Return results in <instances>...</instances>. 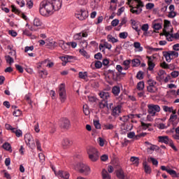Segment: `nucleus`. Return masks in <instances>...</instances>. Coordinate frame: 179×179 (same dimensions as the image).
<instances>
[{
    "label": "nucleus",
    "mask_w": 179,
    "mask_h": 179,
    "mask_svg": "<svg viewBox=\"0 0 179 179\" xmlns=\"http://www.w3.org/2000/svg\"><path fill=\"white\" fill-rule=\"evenodd\" d=\"M119 37L120 38L125 39L128 37V33L127 32H122L119 34Z\"/></svg>",
    "instance_id": "obj_54"
},
{
    "label": "nucleus",
    "mask_w": 179,
    "mask_h": 179,
    "mask_svg": "<svg viewBox=\"0 0 179 179\" xmlns=\"http://www.w3.org/2000/svg\"><path fill=\"white\" fill-rule=\"evenodd\" d=\"M35 143H36V148H37V150L40 152H42L43 150L41 148V143L39 141V139H35Z\"/></svg>",
    "instance_id": "obj_40"
},
{
    "label": "nucleus",
    "mask_w": 179,
    "mask_h": 179,
    "mask_svg": "<svg viewBox=\"0 0 179 179\" xmlns=\"http://www.w3.org/2000/svg\"><path fill=\"white\" fill-rule=\"evenodd\" d=\"M132 29L136 30V31L138 32V34L141 32V29H139L136 21L132 22Z\"/></svg>",
    "instance_id": "obj_44"
},
{
    "label": "nucleus",
    "mask_w": 179,
    "mask_h": 179,
    "mask_svg": "<svg viewBox=\"0 0 179 179\" xmlns=\"http://www.w3.org/2000/svg\"><path fill=\"white\" fill-rule=\"evenodd\" d=\"M115 128L114 125L113 124H104V129H113Z\"/></svg>",
    "instance_id": "obj_55"
},
{
    "label": "nucleus",
    "mask_w": 179,
    "mask_h": 179,
    "mask_svg": "<svg viewBox=\"0 0 179 179\" xmlns=\"http://www.w3.org/2000/svg\"><path fill=\"white\" fill-rule=\"evenodd\" d=\"M88 34L83 31L82 32L77 33L73 36L74 41H80L83 38H87Z\"/></svg>",
    "instance_id": "obj_17"
},
{
    "label": "nucleus",
    "mask_w": 179,
    "mask_h": 179,
    "mask_svg": "<svg viewBox=\"0 0 179 179\" xmlns=\"http://www.w3.org/2000/svg\"><path fill=\"white\" fill-rule=\"evenodd\" d=\"M107 39L110 43H118L119 41L118 38H114V36H113L112 35H108Z\"/></svg>",
    "instance_id": "obj_33"
},
{
    "label": "nucleus",
    "mask_w": 179,
    "mask_h": 179,
    "mask_svg": "<svg viewBox=\"0 0 179 179\" xmlns=\"http://www.w3.org/2000/svg\"><path fill=\"white\" fill-rule=\"evenodd\" d=\"M62 50L64 51H68V50H69V42H68V43L64 42V43Z\"/></svg>",
    "instance_id": "obj_56"
},
{
    "label": "nucleus",
    "mask_w": 179,
    "mask_h": 179,
    "mask_svg": "<svg viewBox=\"0 0 179 179\" xmlns=\"http://www.w3.org/2000/svg\"><path fill=\"white\" fill-rule=\"evenodd\" d=\"M171 76L173 78L179 77V71H173V72L171 73Z\"/></svg>",
    "instance_id": "obj_51"
},
{
    "label": "nucleus",
    "mask_w": 179,
    "mask_h": 179,
    "mask_svg": "<svg viewBox=\"0 0 179 179\" xmlns=\"http://www.w3.org/2000/svg\"><path fill=\"white\" fill-rule=\"evenodd\" d=\"M26 6H27V8H29V9L33 8L34 3H33L32 0H27Z\"/></svg>",
    "instance_id": "obj_59"
},
{
    "label": "nucleus",
    "mask_w": 179,
    "mask_h": 179,
    "mask_svg": "<svg viewBox=\"0 0 179 179\" xmlns=\"http://www.w3.org/2000/svg\"><path fill=\"white\" fill-rule=\"evenodd\" d=\"M122 106L121 105H117L116 106H113L111 115L114 117H119L120 114H121Z\"/></svg>",
    "instance_id": "obj_16"
},
{
    "label": "nucleus",
    "mask_w": 179,
    "mask_h": 179,
    "mask_svg": "<svg viewBox=\"0 0 179 179\" xmlns=\"http://www.w3.org/2000/svg\"><path fill=\"white\" fill-rule=\"evenodd\" d=\"M143 166L144 167L145 173L151 174V167L147 164V162H144V163H143Z\"/></svg>",
    "instance_id": "obj_28"
},
{
    "label": "nucleus",
    "mask_w": 179,
    "mask_h": 179,
    "mask_svg": "<svg viewBox=\"0 0 179 179\" xmlns=\"http://www.w3.org/2000/svg\"><path fill=\"white\" fill-rule=\"evenodd\" d=\"M171 55L172 60L173 59L179 57V52H176V50H171Z\"/></svg>",
    "instance_id": "obj_42"
},
{
    "label": "nucleus",
    "mask_w": 179,
    "mask_h": 179,
    "mask_svg": "<svg viewBox=\"0 0 179 179\" xmlns=\"http://www.w3.org/2000/svg\"><path fill=\"white\" fill-rule=\"evenodd\" d=\"M134 47L135 48V52H141L143 50V48L141 46L140 42H134Z\"/></svg>",
    "instance_id": "obj_26"
},
{
    "label": "nucleus",
    "mask_w": 179,
    "mask_h": 179,
    "mask_svg": "<svg viewBox=\"0 0 179 179\" xmlns=\"http://www.w3.org/2000/svg\"><path fill=\"white\" fill-rule=\"evenodd\" d=\"M52 170L55 172V175L58 178L69 179L70 177V174L69 172H67V171L59 170L57 171L54 169V168H52Z\"/></svg>",
    "instance_id": "obj_11"
},
{
    "label": "nucleus",
    "mask_w": 179,
    "mask_h": 179,
    "mask_svg": "<svg viewBox=\"0 0 179 179\" xmlns=\"http://www.w3.org/2000/svg\"><path fill=\"white\" fill-rule=\"evenodd\" d=\"M94 65L96 69H101L103 64L100 61H96Z\"/></svg>",
    "instance_id": "obj_57"
},
{
    "label": "nucleus",
    "mask_w": 179,
    "mask_h": 179,
    "mask_svg": "<svg viewBox=\"0 0 179 179\" xmlns=\"http://www.w3.org/2000/svg\"><path fill=\"white\" fill-rule=\"evenodd\" d=\"M172 31L173 30H169L164 33V36L166 38V40L169 41H173L174 40Z\"/></svg>",
    "instance_id": "obj_21"
},
{
    "label": "nucleus",
    "mask_w": 179,
    "mask_h": 179,
    "mask_svg": "<svg viewBox=\"0 0 179 179\" xmlns=\"http://www.w3.org/2000/svg\"><path fill=\"white\" fill-rule=\"evenodd\" d=\"M175 131L176 134L173 135V138H175V140H179V127H176Z\"/></svg>",
    "instance_id": "obj_45"
},
{
    "label": "nucleus",
    "mask_w": 179,
    "mask_h": 179,
    "mask_svg": "<svg viewBox=\"0 0 179 179\" xmlns=\"http://www.w3.org/2000/svg\"><path fill=\"white\" fill-rule=\"evenodd\" d=\"M112 92L115 96H119L121 92L120 87H119V85H114V87H112Z\"/></svg>",
    "instance_id": "obj_24"
},
{
    "label": "nucleus",
    "mask_w": 179,
    "mask_h": 179,
    "mask_svg": "<svg viewBox=\"0 0 179 179\" xmlns=\"http://www.w3.org/2000/svg\"><path fill=\"white\" fill-rule=\"evenodd\" d=\"M33 24L34 27H36L37 29H41L43 22L41 19L38 18L37 17H35V18L34 19Z\"/></svg>",
    "instance_id": "obj_23"
},
{
    "label": "nucleus",
    "mask_w": 179,
    "mask_h": 179,
    "mask_svg": "<svg viewBox=\"0 0 179 179\" xmlns=\"http://www.w3.org/2000/svg\"><path fill=\"white\" fill-rule=\"evenodd\" d=\"M145 144L147 145V152L148 154H153L154 151L159 149L157 145L151 144L149 141H145Z\"/></svg>",
    "instance_id": "obj_14"
},
{
    "label": "nucleus",
    "mask_w": 179,
    "mask_h": 179,
    "mask_svg": "<svg viewBox=\"0 0 179 179\" xmlns=\"http://www.w3.org/2000/svg\"><path fill=\"white\" fill-rule=\"evenodd\" d=\"M73 143L69 138H64L62 142V145L63 148H69L72 145Z\"/></svg>",
    "instance_id": "obj_18"
},
{
    "label": "nucleus",
    "mask_w": 179,
    "mask_h": 179,
    "mask_svg": "<svg viewBox=\"0 0 179 179\" xmlns=\"http://www.w3.org/2000/svg\"><path fill=\"white\" fill-rule=\"evenodd\" d=\"M102 178L103 179H111V176L108 172V171L106 169L102 170Z\"/></svg>",
    "instance_id": "obj_31"
},
{
    "label": "nucleus",
    "mask_w": 179,
    "mask_h": 179,
    "mask_svg": "<svg viewBox=\"0 0 179 179\" xmlns=\"http://www.w3.org/2000/svg\"><path fill=\"white\" fill-rule=\"evenodd\" d=\"M148 69L150 71H152L155 67V62H153L152 59L151 57L148 58Z\"/></svg>",
    "instance_id": "obj_27"
},
{
    "label": "nucleus",
    "mask_w": 179,
    "mask_h": 179,
    "mask_svg": "<svg viewBox=\"0 0 179 179\" xmlns=\"http://www.w3.org/2000/svg\"><path fill=\"white\" fill-rule=\"evenodd\" d=\"M131 63H132V66L133 67H138L139 66H141V59H133L131 60Z\"/></svg>",
    "instance_id": "obj_32"
},
{
    "label": "nucleus",
    "mask_w": 179,
    "mask_h": 179,
    "mask_svg": "<svg viewBox=\"0 0 179 179\" xmlns=\"http://www.w3.org/2000/svg\"><path fill=\"white\" fill-rule=\"evenodd\" d=\"M76 17L79 20H85L89 16V13L85 8H81L75 13Z\"/></svg>",
    "instance_id": "obj_7"
},
{
    "label": "nucleus",
    "mask_w": 179,
    "mask_h": 179,
    "mask_svg": "<svg viewBox=\"0 0 179 179\" xmlns=\"http://www.w3.org/2000/svg\"><path fill=\"white\" fill-rule=\"evenodd\" d=\"M98 143L99 144V145L101 147H103L104 144H105L104 139L103 138H101V137L98 138Z\"/></svg>",
    "instance_id": "obj_53"
},
{
    "label": "nucleus",
    "mask_w": 179,
    "mask_h": 179,
    "mask_svg": "<svg viewBox=\"0 0 179 179\" xmlns=\"http://www.w3.org/2000/svg\"><path fill=\"white\" fill-rule=\"evenodd\" d=\"M177 110L173 109V111L171 112V115H170V118L169 119V121L170 123L172 124L173 127L177 126V120H178V115Z\"/></svg>",
    "instance_id": "obj_15"
},
{
    "label": "nucleus",
    "mask_w": 179,
    "mask_h": 179,
    "mask_svg": "<svg viewBox=\"0 0 179 179\" xmlns=\"http://www.w3.org/2000/svg\"><path fill=\"white\" fill-rule=\"evenodd\" d=\"M3 148L10 152H13L12 146L8 142H5V143L3 144Z\"/></svg>",
    "instance_id": "obj_30"
},
{
    "label": "nucleus",
    "mask_w": 179,
    "mask_h": 179,
    "mask_svg": "<svg viewBox=\"0 0 179 179\" xmlns=\"http://www.w3.org/2000/svg\"><path fill=\"white\" fill-rule=\"evenodd\" d=\"M144 6V2L141 0H133L130 5V12L134 15H141Z\"/></svg>",
    "instance_id": "obj_2"
},
{
    "label": "nucleus",
    "mask_w": 179,
    "mask_h": 179,
    "mask_svg": "<svg viewBox=\"0 0 179 179\" xmlns=\"http://www.w3.org/2000/svg\"><path fill=\"white\" fill-rule=\"evenodd\" d=\"M141 29L143 31H148L149 30V24H143Z\"/></svg>",
    "instance_id": "obj_60"
},
{
    "label": "nucleus",
    "mask_w": 179,
    "mask_h": 179,
    "mask_svg": "<svg viewBox=\"0 0 179 179\" xmlns=\"http://www.w3.org/2000/svg\"><path fill=\"white\" fill-rule=\"evenodd\" d=\"M38 157L40 159V163H41L42 165H44L45 161V156L44 155V153H42V152L38 153Z\"/></svg>",
    "instance_id": "obj_39"
},
{
    "label": "nucleus",
    "mask_w": 179,
    "mask_h": 179,
    "mask_svg": "<svg viewBox=\"0 0 179 179\" xmlns=\"http://www.w3.org/2000/svg\"><path fill=\"white\" fill-rule=\"evenodd\" d=\"M71 126V122L69 120V119H63L61 124V127L62 129H69V127Z\"/></svg>",
    "instance_id": "obj_22"
},
{
    "label": "nucleus",
    "mask_w": 179,
    "mask_h": 179,
    "mask_svg": "<svg viewBox=\"0 0 179 179\" xmlns=\"http://www.w3.org/2000/svg\"><path fill=\"white\" fill-rule=\"evenodd\" d=\"M83 43L84 44V46L83 47L82 49H80L79 50V52L80 54V55H82L83 57H84L86 59H90V55H89V53L87 52V50H85V48H87L88 46V42L87 41H84L83 42Z\"/></svg>",
    "instance_id": "obj_12"
},
{
    "label": "nucleus",
    "mask_w": 179,
    "mask_h": 179,
    "mask_svg": "<svg viewBox=\"0 0 179 179\" xmlns=\"http://www.w3.org/2000/svg\"><path fill=\"white\" fill-rule=\"evenodd\" d=\"M159 138V143H162L164 144H169V145L173 150V151L177 152L178 149L176 146H175V144L172 139H170L168 136H159L158 137Z\"/></svg>",
    "instance_id": "obj_5"
},
{
    "label": "nucleus",
    "mask_w": 179,
    "mask_h": 179,
    "mask_svg": "<svg viewBox=\"0 0 179 179\" xmlns=\"http://www.w3.org/2000/svg\"><path fill=\"white\" fill-rule=\"evenodd\" d=\"M169 30H173V27L171 25V22L169 21V20H164V34Z\"/></svg>",
    "instance_id": "obj_20"
},
{
    "label": "nucleus",
    "mask_w": 179,
    "mask_h": 179,
    "mask_svg": "<svg viewBox=\"0 0 179 179\" xmlns=\"http://www.w3.org/2000/svg\"><path fill=\"white\" fill-rule=\"evenodd\" d=\"M148 85L147 87L148 92L150 93H155L157 92V81L154 80L153 79H149L148 80Z\"/></svg>",
    "instance_id": "obj_10"
},
{
    "label": "nucleus",
    "mask_w": 179,
    "mask_h": 179,
    "mask_svg": "<svg viewBox=\"0 0 179 179\" xmlns=\"http://www.w3.org/2000/svg\"><path fill=\"white\" fill-rule=\"evenodd\" d=\"M94 58L97 60H101V59L103 58V55L101 52H98L94 55Z\"/></svg>",
    "instance_id": "obj_62"
},
{
    "label": "nucleus",
    "mask_w": 179,
    "mask_h": 179,
    "mask_svg": "<svg viewBox=\"0 0 179 179\" xmlns=\"http://www.w3.org/2000/svg\"><path fill=\"white\" fill-rule=\"evenodd\" d=\"M100 108H106V107H108V101L102 100L99 103Z\"/></svg>",
    "instance_id": "obj_38"
},
{
    "label": "nucleus",
    "mask_w": 179,
    "mask_h": 179,
    "mask_svg": "<svg viewBox=\"0 0 179 179\" xmlns=\"http://www.w3.org/2000/svg\"><path fill=\"white\" fill-rule=\"evenodd\" d=\"M162 109L165 113H172L173 107V106L169 107L167 105H164L162 106Z\"/></svg>",
    "instance_id": "obj_36"
},
{
    "label": "nucleus",
    "mask_w": 179,
    "mask_h": 179,
    "mask_svg": "<svg viewBox=\"0 0 179 179\" xmlns=\"http://www.w3.org/2000/svg\"><path fill=\"white\" fill-rule=\"evenodd\" d=\"M173 50L177 52H179V43L173 45Z\"/></svg>",
    "instance_id": "obj_64"
},
{
    "label": "nucleus",
    "mask_w": 179,
    "mask_h": 179,
    "mask_svg": "<svg viewBox=\"0 0 179 179\" xmlns=\"http://www.w3.org/2000/svg\"><path fill=\"white\" fill-rule=\"evenodd\" d=\"M117 176L120 179H128L125 178V176L122 169H119L117 171Z\"/></svg>",
    "instance_id": "obj_34"
},
{
    "label": "nucleus",
    "mask_w": 179,
    "mask_h": 179,
    "mask_svg": "<svg viewBox=\"0 0 179 179\" xmlns=\"http://www.w3.org/2000/svg\"><path fill=\"white\" fill-rule=\"evenodd\" d=\"M99 95L100 97L105 101H108L110 98V93L109 92H105L104 91H101Z\"/></svg>",
    "instance_id": "obj_25"
},
{
    "label": "nucleus",
    "mask_w": 179,
    "mask_h": 179,
    "mask_svg": "<svg viewBox=\"0 0 179 179\" xmlns=\"http://www.w3.org/2000/svg\"><path fill=\"white\" fill-rule=\"evenodd\" d=\"M87 153L89 155L90 160L92 162H96L99 159V152L95 148L91 147L87 150Z\"/></svg>",
    "instance_id": "obj_3"
},
{
    "label": "nucleus",
    "mask_w": 179,
    "mask_h": 179,
    "mask_svg": "<svg viewBox=\"0 0 179 179\" xmlns=\"http://www.w3.org/2000/svg\"><path fill=\"white\" fill-rule=\"evenodd\" d=\"M13 134H16V136L18 137V138H20V137H21L22 135V130H20V129H15V130H14V131H13Z\"/></svg>",
    "instance_id": "obj_48"
},
{
    "label": "nucleus",
    "mask_w": 179,
    "mask_h": 179,
    "mask_svg": "<svg viewBox=\"0 0 179 179\" xmlns=\"http://www.w3.org/2000/svg\"><path fill=\"white\" fill-rule=\"evenodd\" d=\"M13 115H14V117H20V115H22V112L20 110H15L13 113Z\"/></svg>",
    "instance_id": "obj_58"
},
{
    "label": "nucleus",
    "mask_w": 179,
    "mask_h": 179,
    "mask_svg": "<svg viewBox=\"0 0 179 179\" xmlns=\"http://www.w3.org/2000/svg\"><path fill=\"white\" fill-rule=\"evenodd\" d=\"M24 141L27 145L31 149H34L36 147L35 141L33 138V136L31 134H25L24 135Z\"/></svg>",
    "instance_id": "obj_9"
},
{
    "label": "nucleus",
    "mask_w": 179,
    "mask_h": 179,
    "mask_svg": "<svg viewBox=\"0 0 179 179\" xmlns=\"http://www.w3.org/2000/svg\"><path fill=\"white\" fill-rule=\"evenodd\" d=\"M58 93L59 96V99L62 101V103H65V101L67 99V95L64 83L59 85Z\"/></svg>",
    "instance_id": "obj_6"
},
{
    "label": "nucleus",
    "mask_w": 179,
    "mask_h": 179,
    "mask_svg": "<svg viewBox=\"0 0 179 179\" xmlns=\"http://www.w3.org/2000/svg\"><path fill=\"white\" fill-rule=\"evenodd\" d=\"M63 4L62 0H45L40 3L39 11L42 16H48L53 15L56 10L61 9Z\"/></svg>",
    "instance_id": "obj_1"
},
{
    "label": "nucleus",
    "mask_w": 179,
    "mask_h": 179,
    "mask_svg": "<svg viewBox=\"0 0 179 179\" xmlns=\"http://www.w3.org/2000/svg\"><path fill=\"white\" fill-rule=\"evenodd\" d=\"M131 59H125V61H123L122 64H123V66H124V67L123 68V70L127 71V70L129 69L130 64H131Z\"/></svg>",
    "instance_id": "obj_29"
},
{
    "label": "nucleus",
    "mask_w": 179,
    "mask_h": 179,
    "mask_svg": "<svg viewBox=\"0 0 179 179\" xmlns=\"http://www.w3.org/2000/svg\"><path fill=\"white\" fill-rule=\"evenodd\" d=\"M130 161L131 162H132L134 164V165L135 166H138L139 164V158L136 157L135 156H132L130 158Z\"/></svg>",
    "instance_id": "obj_35"
},
{
    "label": "nucleus",
    "mask_w": 179,
    "mask_h": 179,
    "mask_svg": "<svg viewBox=\"0 0 179 179\" xmlns=\"http://www.w3.org/2000/svg\"><path fill=\"white\" fill-rule=\"evenodd\" d=\"M6 61L7 63L10 64V65L14 63V59L13 58L10 57V56L8 55L6 56Z\"/></svg>",
    "instance_id": "obj_46"
},
{
    "label": "nucleus",
    "mask_w": 179,
    "mask_h": 179,
    "mask_svg": "<svg viewBox=\"0 0 179 179\" xmlns=\"http://www.w3.org/2000/svg\"><path fill=\"white\" fill-rule=\"evenodd\" d=\"M163 21L161 19L154 20L152 22V27L155 31H159L162 29Z\"/></svg>",
    "instance_id": "obj_13"
},
{
    "label": "nucleus",
    "mask_w": 179,
    "mask_h": 179,
    "mask_svg": "<svg viewBox=\"0 0 179 179\" xmlns=\"http://www.w3.org/2000/svg\"><path fill=\"white\" fill-rule=\"evenodd\" d=\"M171 176L173 178H179V173H177L175 170L171 169Z\"/></svg>",
    "instance_id": "obj_50"
},
{
    "label": "nucleus",
    "mask_w": 179,
    "mask_h": 179,
    "mask_svg": "<svg viewBox=\"0 0 179 179\" xmlns=\"http://www.w3.org/2000/svg\"><path fill=\"white\" fill-rule=\"evenodd\" d=\"M34 129L36 134H39L41 129L39 127V123L38 122H34Z\"/></svg>",
    "instance_id": "obj_37"
},
{
    "label": "nucleus",
    "mask_w": 179,
    "mask_h": 179,
    "mask_svg": "<svg viewBox=\"0 0 179 179\" xmlns=\"http://www.w3.org/2000/svg\"><path fill=\"white\" fill-rule=\"evenodd\" d=\"M145 88V83L143 81L138 82L137 84V89L138 90H143Z\"/></svg>",
    "instance_id": "obj_43"
},
{
    "label": "nucleus",
    "mask_w": 179,
    "mask_h": 179,
    "mask_svg": "<svg viewBox=\"0 0 179 179\" xmlns=\"http://www.w3.org/2000/svg\"><path fill=\"white\" fill-rule=\"evenodd\" d=\"M145 7H146V9H147V10H151V9H152V8L155 7V4H154V3H147V4L145 5Z\"/></svg>",
    "instance_id": "obj_63"
},
{
    "label": "nucleus",
    "mask_w": 179,
    "mask_h": 179,
    "mask_svg": "<svg viewBox=\"0 0 179 179\" xmlns=\"http://www.w3.org/2000/svg\"><path fill=\"white\" fill-rule=\"evenodd\" d=\"M62 61V66H66L68 63V55L60 57Z\"/></svg>",
    "instance_id": "obj_47"
},
{
    "label": "nucleus",
    "mask_w": 179,
    "mask_h": 179,
    "mask_svg": "<svg viewBox=\"0 0 179 179\" xmlns=\"http://www.w3.org/2000/svg\"><path fill=\"white\" fill-rule=\"evenodd\" d=\"M79 78L83 80H86L87 78V72H79L78 73Z\"/></svg>",
    "instance_id": "obj_41"
},
{
    "label": "nucleus",
    "mask_w": 179,
    "mask_h": 179,
    "mask_svg": "<svg viewBox=\"0 0 179 179\" xmlns=\"http://www.w3.org/2000/svg\"><path fill=\"white\" fill-rule=\"evenodd\" d=\"M163 57L165 58L167 63H170L172 61L171 57V51L169 50V52H162Z\"/></svg>",
    "instance_id": "obj_19"
},
{
    "label": "nucleus",
    "mask_w": 179,
    "mask_h": 179,
    "mask_svg": "<svg viewBox=\"0 0 179 179\" xmlns=\"http://www.w3.org/2000/svg\"><path fill=\"white\" fill-rule=\"evenodd\" d=\"M74 169L85 175H89L91 173V168L88 165L83 163L77 164L74 166Z\"/></svg>",
    "instance_id": "obj_4"
},
{
    "label": "nucleus",
    "mask_w": 179,
    "mask_h": 179,
    "mask_svg": "<svg viewBox=\"0 0 179 179\" xmlns=\"http://www.w3.org/2000/svg\"><path fill=\"white\" fill-rule=\"evenodd\" d=\"M119 23H120V21H119L118 19H114V20H113V21L111 22V25H112L113 27H117V24H119Z\"/></svg>",
    "instance_id": "obj_61"
},
{
    "label": "nucleus",
    "mask_w": 179,
    "mask_h": 179,
    "mask_svg": "<svg viewBox=\"0 0 179 179\" xmlns=\"http://www.w3.org/2000/svg\"><path fill=\"white\" fill-rule=\"evenodd\" d=\"M161 169L163 171H166L169 174H171V169H169V168L166 167L165 165H162L161 166Z\"/></svg>",
    "instance_id": "obj_52"
},
{
    "label": "nucleus",
    "mask_w": 179,
    "mask_h": 179,
    "mask_svg": "<svg viewBox=\"0 0 179 179\" xmlns=\"http://www.w3.org/2000/svg\"><path fill=\"white\" fill-rule=\"evenodd\" d=\"M83 112L85 115H89L90 114L87 105H83Z\"/></svg>",
    "instance_id": "obj_49"
},
{
    "label": "nucleus",
    "mask_w": 179,
    "mask_h": 179,
    "mask_svg": "<svg viewBox=\"0 0 179 179\" xmlns=\"http://www.w3.org/2000/svg\"><path fill=\"white\" fill-rule=\"evenodd\" d=\"M148 113L152 117H155L156 113H159L161 108L157 104H148Z\"/></svg>",
    "instance_id": "obj_8"
}]
</instances>
